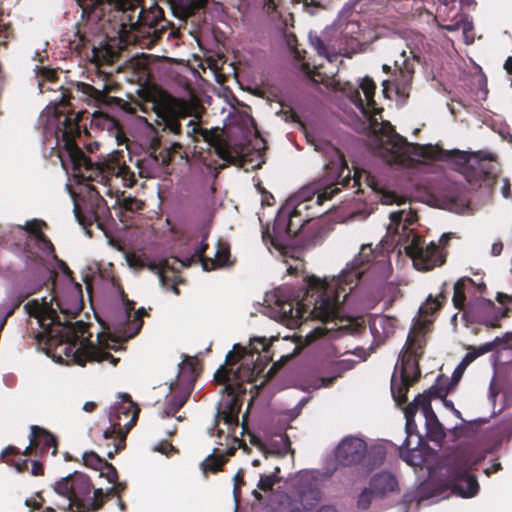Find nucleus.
<instances>
[{
    "label": "nucleus",
    "mask_w": 512,
    "mask_h": 512,
    "mask_svg": "<svg viewBox=\"0 0 512 512\" xmlns=\"http://www.w3.org/2000/svg\"><path fill=\"white\" fill-rule=\"evenodd\" d=\"M364 250L363 247L359 256L331 281L312 275L303 277L298 286L284 284L276 288L274 311L278 320L294 328L309 318L329 322L340 317L342 304L359 284L366 271L365 264L370 261L364 260Z\"/></svg>",
    "instance_id": "obj_1"
},
{
    "label": "nucleus",
    "mask_w": 512,
    "mask_h": 512,
    "mask_svg": "<svg viewBox=\"0 0 512 512\" xmlns=\"http://www.w3.org/2000/svg\"><path fill=\"white\" fill-rule=\"evenodd\" d=\"M314 146L326 162L324 174L318 181L298 192L296 198L299 201L292 210L279 211L273 223L272 234L269 231L263 233V239L268 236L271 245L276 249H285L290 243L295 242L294 218L310 208L309 202L315 199L316 205H322L324 201L332 199L343 189L348 188H356L355 193L358 194L361 192L362 177H365L368 186H372L370 175L365 171L355 169L354 175L351 176L344 154L331 142L319 140Z\"/></svg>",
    "instance_id": "obj_2"
},
{
    "label": "nucleus",
    "mask_w": 512,
    "mask_h": 512,
    "mask_svg": "<svg viewBox=\"0 0 512 512\" xmlns=\"http://www.w3.org/2000/svg\"><path fill=\"white\" fill-rule=\"evenodd\" d=\"M82 9V16L99 24L109 37L106 25L111 26L113 38L126 44L148 39L155 43L170 27L164 11L154 3L149 9L140 7L141 0H76Z\"/></svg>",
    "instance_id": "obj_3"
},
{
    "label": "nucleus",
    "mask_w": 512,
    "mask_h": 512,
    "mask_svg": "<svg viewBox=\"0 0 512 512\" xmlns=\"http://www.w3.org/2000/svg\"><path fill=\"white\" fill-rule=\"evenodd\" d=\"M153 110L160 119L159 124L162 125L163 133L177 137V141L182 142L184 146L182 138L190 139L192 142L202 140L208 144L209 149L214 150L220 159L228 164L236 163L237 156L232 154L228 142L218 128L208 130L200 127L193 120H189L185 135H183L181 120H185L193 112V107L187 100L162 92L154 102ZM186 145H189V142H186Z\"/></svg>",
    "instance_id": "obj_4"
},
{
    "label": "nucleus",
    "mask_w": 512,
    "mask_h": 512,
    "mask_svg": "<svg viewBox=\"0 0 512 512\" xmlns=\"http://www.w3.org/2000/svg\"><path fill=\"white\" fill-rule=\"evenodd\" d=\"M53 490L63 498V503L53 501V505L71 512L98 511L108 498L116 495L110 488L105 493L101 488L94 489L90 478L77 471L57 481Z\"/></svg>",
    "instance_id": "obj_5"
},
{
    "label": "nucleus",
    "mask_w": 512,
    "mask_h": 512,
    "mask_svg": "<svg viewBox=\"0 0 512 512\" xmlns=\"http://www.w3.org/2000/svg\"><path fill=\"white\" fill-rule=\"evenodd\" d=\"M235 353L226 355L225 363L221 365L214 374V381L219 385H223L222 392L227 397L220 403L217 417L228 426H238V415L241 408L239 396L246 394L245 383L255 382V372L253 368L248 367V363H244L242 369L234 370L229 367L231 365Z\"/></svg>",
    "instance_id": "obj_6"
},
{
    "label": "nucleus",
    "mask_w": 512,
    "mask_h": 512,
    "mask_svg": "<svg viewBox=\"0 0 512 512\" xmlns=\"http://www.w3.org/2000/svg\"><path fill=\"white\" fill-rule=\"evenodd\" d=\"M69 100L70 97L63 94L60 101L63 110L59 113L64 115V119L57 128L59 158L64 169L70 167L75 173L90 171L94 164L76 143V138L81 133L79 122L84 112L75 113L67 110L66 108L70 105Z\"/></svg>",
    "instance_id": "obj_7"
},
{
    "label": "nucleus",
    "mask_w": 512,
    "mask_h": 512,
    "mask_svg": "<svg viewBox=\"0 0 512 512\" xmlns=\"http://www.w3.org/2000/svg\"><path fill=\"white\" fill-rule=\"evenodd\" d=\"M121 401L111 406L109 411L110 427L103 432L107 441L106 456L110 459L125 447L126 436L136 425L140 408L127 393L120 394Z\"/></svg>",
    "instance_id": "obj_8"
},
{
    "label": "nucleus",
    "mask_w": 512,
    "mask_h": 512,
    "mask_svg": "<svg viewBox=\"0 0 512 512\" xmlns=\"http://www.w3.org/2000/svg\"><path fill=\"white\" fill-rule=\"evenodd\" d=\"M422 346L415 336L409 334L405 344V351L399 355L391 378V393L398 405L407 402V393L409 388L416 383L421 371L419 367V357L422 353Z\"/></svg>",
    "instance_id": "obj_9"
},
{
    "label": "nucleus",
    "mask_w": 512,
    "mask_h": 512,
    "mask_svg": "<svg viewBox=\"0 0 512 512\" xmlns=\"http://www.w3.org/2000/svg\"><path fill=\"white\" fill-rule=\"evenodd\" d=\"M179 157L180 160L189 162L188 154L184 150V144L180 141H171L169 146H161L158 138H153L149 151L136 162L138 175L142 178H156L163 174L172 173L171 162Z\"/></svg>",
    "instance_id": "obj_10"
},
{
    "label": "nucleus",
    "mask_w": 512,
    "mask_h": 512,
    "mask_svg": "<svg viewBox=\"0 0 512 512\" xmlns=\"http://www.w3.org/2000/svg\"><path fill=\"white\" fill-rule=\"evenodd\" d=\"M496 300L501 307H497L494 302L486 298L476 299L464 310L463 318L467 322L479 323L487 327H500V319L507 317L512 310V295L498 292Z\"/></svg>",
    "instance_id": "obj_11"
},
{
    "label": "nucleus",
    "mask_w": 512,
    "mask_h": 512,
    "mask_svg": "<svg viewBox=\"0 0 512 512\" xmlns=\"http://www.w3.org/2000/svg\"><path fill=\"white\" fill-rule=\"evenodd\" d=\"M472 156L473 154L465 151L451 150L445 151L443 160L452 161L457 166L462 167L465 179L470 184L481 185L484 183L486 186L492 187L498 176V164L492 162L491 159H481L476 164H469Z\"/></svg>",
    "instance_id": "obj_12"
},
{
    "label": "nucleus",
    "mask_w": 512,
    "mask_h": 512,
    "mask_svg": "<svg viewBox=\"0 0 512 512\" xmlns=\"http://www.w3.org/2000/svg\"><path fill=\"white\" fill-rule=\"evenodd\" d=\"M271 344L265 337L253 338L248 347L235 344L230 353H235L233 361L229 367L234 370L242 369L244 363H248V367L253 368L255 372V380L264 371L265 366L271 360L269 356Z\"/></svg>",
    "instance_id": "obj_13"
},
{
    "label": "nucleus",
    "mask_w": 512,
    "mask_h": 512,
    "mask_svg": "<svg viewBox=\"0 0 512 512\" xmlns=\"http://www.w3.org/2000/svg\"><path fill=\"white\" fill-rule=\"evenodd\" d=\"M404 250L419 271L432 270L446 261V255L439 245L433 241L426 244L425 240L416 233H412V240L404 247Z\"/></svg>",
    "instance_id": "obj_14"
},
{
    "label": "nucleus",
    "mask_w": 512,
    "mask_h": 512,
    "mask_svg": "<svg viewBox=\"0 0 512 512\" xmlns=\"http://www.w3.org/2000/svg\"><path fill=\"white\" fill-rule=\"evenodd\" d=\"M392 160L396 164H405L414 155L426 160H443L445 151L432 144L421 145L408 142L406 138L393 132L389 139Z\"/></svg>",
    "instance_id": "obj_15"
},
{
    "label": "nucleus",
    "mask_w": 512,
    "mask_h": 512,
    "mask_svg": "<svg viewBox=\"0 0 512 512\" xmlns=\"http://www.w3.org/2000/svg\"><path fill=\"white\" fill-rule=\"evenodd\" d=\"M56 300L52 296L48 301L46 297L42 298L39 302L37 299L30 300L24 305V309L30 317L36 318L39 325L43 328V332L36 335V339L41 342L44 338L53 339V326L61 325V318L52 307V302Z\"/></svg>",
    "instance_id": "obj_16"
},
{
    "label": "nucleus",
    "mask_w": 512,
    "mask_h": 512,
    "mask_svg": "<svg viewBox=\"0 0 512 512\" xmlns=\"http://www.w3.org/2000/svg\"><path fill=\"white\" fill-rule=\"evenodd\" d=\"M74 213L78 223L87 228L93 223H97L102 228V220L110 216V210L105 199L97 192H91L87 198L83 199V205H74Z\"/></svg>",
    "instance_id": "obj_17"
},
{
    "label": "nucleus",
    "mask_w": 512,
    "mask_h": 512,
    "mask_svg": "<svg viewBox=\"0 0 512 512\" xmlns=\"http://www.w3.org/2000/svg\"><path fill=\"white\" fill-rule=\"evenodd\" d=\"M367 454V444L357 437L344 439L337 447L336 457L345 466L360 464Z\"/></svg>",
    "instance_id": "obj_18"
},
{
    "label": "nucleus",
    "mask_w": 512,
    "mask_h": 512,
    "mask_svg": "<svg viewBox=\"0 0 512 512\" xmlns=\"http://www.w3.org/2000/svg\"><path fill=\"white\" fill-rule=\"evenodd\" d=\"M416 402L420 403V409L425 417L427 437L434 442L443 441L446 437L445 429L432 409L429 397L425 394H418Z\"/></svg>",
    "instance_id": "obj_19"
},
{
    "label": "nucleus",
    "mask_w": 512,
    "mask_h": 512,
    "mask_svg": "<svg viewBox=\"0 0 512 512\" xmlns=\"http://www.w3.org/2000/svg\"><path fill=\"white\" fill-rule=\"evenodd\" d=\"M299 237L295 243L302 247H310L319 244L326 235V229L321 220L316 216H312L306 220L305 224H301Z\"/></svg>",
    "instance_id": "obj_20"
},
{
    "label": "nucleus",
    "mask_w": 512,
    "mask_h": 512,
    "mask_svg": "<svg viewBox=\"0 0 512 512\" xmlns=\"http://www.w3.org/2000/svg\"><path fill=\"white\" fill-rule=\"evenodd\" d=\"M294 488L302 503L318 501L320 498L318 479L311 471H300L295 477Z\"/></svg>",
    "instance_id": "obj_21"
},
{
    "label": "nucleus",
    "mask_w": 512,
    "mask_h": 512,
    "mask_svg": "<svg viewBox=\"0 0 512 512\" xmlns=\"http://www.w3.org/2000/svg\"><path fill=\"white\" fill-rule=\"evenodd\" d=\"M31 445L35 448V456H43L51 450L52 455L57 454V440L55 436L43 427L32 425Z\"/></svg>",
    "instance_id": "obj_22"
},
{
    "label": "nucleus",
    "mask_w": 512,
    "mask_h": 512,
    "mask_svg": "<svg viewBox=\"0 0 512 512\" xmlns=\"http://www.w3.org/2000/svg\"><path fill=\"white\" fill-rule=\"evenodd\" d=\"M127 321L119 330L121 337L125 340L135 337L143 327V316L147 315L145 309L142 307L138 309L133 315L131 312L134 310L135 303L126 298H123Z\"/></svg>",
    "instance_id": "obj_23"
},
{
    "label": "nucleus",
    "mask_w": 512,
    "mask_h": 512,
    "mask_svg": "<svg viewBox=\"0 0 512 512\" xmlns=\"http://www.w3.org/2000/svg\"><path fill=\"white\" fill-rule=\"evenodd\" d=\"M479 484L476 476L468 472L467 464H464L455 474L452 483V491L464 498H470L478 493Z\"/></svg>",
    "instance_id": "obj_24"
},
{
    "label": "nucleus",
    "mask_w": 512,
    "mask_h": 512,
    "mask_svg": "<svg viewBox=\"0 0 512 512\" xmlns=\"http://www.w3.org/2000/svg\"><path fill=\"white\" fill-rule=\"evenodd\" d=\"M198 365L199 362L196 357H187L179 364L177 380L171 384V388L176 389L181 386L192 391L199 375Z\"/></svg>",
    "instance_id": "obj_25"
},
{
    "label": "nucleus",
    "mask_w": 512,
    "mask_h": 512,
    "mask_svg": "<svg viewBox=\"0 0 512 512\" xmlns=\"http://www.w3.org/2000/svg\"><path fill=\"white\" fill-rule=\"evenodd\" d=\"M20 450L12 445L7 446L1 453V459H3L9 465L15 467L18 472H26L30 471L33 476H42L44 475V467L40 461L34 460L30 461L29 459H21V460H12L6 459L9 455H20Z\"/></svg>",
    "instance_id": "obj_26"
},
{
    "label": "nucleus",
    "mask_w": 512,
    "mask_h": 512,
    "mask_svg": "<svg viewBox=\"0 0 512 512\" xmlns=\"http://www.w3.org/2000/svg\"><path fill=\"white\" fill-rule=\"evenodd\" d=\"M486 290L485 283L476 284L473 279L470 277H462L454 284V294L452 297V302L455 308L460 311L466 310L465 307L466 302V293H470L472 291H477L480 294L484 293Z\"/></svg>",
    "instance_id": "obj_27"
},
{
    "label": "nucleus",
    "mask_w": 512,
    "mask_h": 512,
    "mask_svg": "<svg viewBox=\"0 0 512 512\" xmlns=\"http://www.w3.org/2000/svg\"><path fill=\"white\" fill-rule=\"evenodd\" d=\"M396 478L387 472L375 474L371 480L369 489L375 497H383L388 492H393L397 488Z\"/></svg>",
    "instance_id": "obj_28"
},
{
    "label": "nucleus",
    "mask_w": 512,
    "mask_h": 512,
    "mask_svg": "<svg viewBox=\"0 0 512 512\" xmlns=\"http://www.w3.org/2000/svg\"><path fill=\"white\" fill-rule=\"evenodd\" d=\"M172 396L168 400L166 407L162 411V418L173 417L175 416L179 410L186 404L188 401L192 391L183 387H178L176 389H172Z\"/></svg>",
    "instance_id": "obj_29"
},
{
    "label": "nucleus",
    "mask_w": 512,
    "mask_h": 512,
    "mask_svg": "<svg viewBox=\"0 0 512 512\" xmlns=\"http://www.w3.org/2000/svg\"><path fill=\"white\" fill-rule=\"evenodd\" d=\"M58 326L62 329L56 331L55 334L53 333V338H57L60 342L75 343L86 331V325L83 321L75 323L66 321L65 323L61 322V325Z\"/></svg>",
    "instance_id": "obj_30"
},
{
    "label": "nucleus",
    "mask_w": 512,
    "mask_h": 512,
    "mask_svg": "<svg viewBox=\"0 0 512 512\" xmlns=\"http://www.w3.org/2000/svg\"><path fill=\"white\" fill-rule=\"evenodd\" d=\"M74 360L80 366H84L88 360L97 362L109 361L114 366L119 362V359L115 358L110 352L97 348H93L91 351H85L81 348L77 349L74 354Z\"/></svg>",
    "instance_id": "obj_31"
},
{
    "label": "nucleus",
    "mask_w": 512,
    "mask_h": 512,
    "mask_svg": "<svg viewBox=\"0 0 512 512\" xmlns=\"http://www.w3.org/2000/svg\"><path fill=\"white\" fill-rule=\"evenodd\" d=\"M230 246L226 242L219 241L214 258L202 259V267L205 271H212L230 265Z\"/></svg>",
    "instance_id": "obj_32"
},
{
    "label": "nucleus",
    "mask_w": 512,
    "mask_h": 512,
    "mask_svg": "<svg viewBox=\"0 0 512 512\" xmlns=\"http://www.w3.org/2000/svg\"><path fill=\"white\" fill-rule=\"evenodd\" d=\"M411 440H405L399 449L400 458L410 466L421 467L425 463V455L423 449L417 446H411Z\"/></svg>",
    "instance_id": "obj_33"
},
{
    "label": "nucleus",
    "mask_w": 512,
    "mask_h": 512,
    "mask_svg": "<svg viewBox=\"0 0 512 512\" xmlns=\"http://www.w3.org/2000/svg\"><path fill=\"white\" fill-rule=\"evenodd\" d=\"M418 409H420V403L416 402V398H415L411 403H409L406 406V408L404 410L405 418H406L405 430H406V434H407V437L405 440H411L412 436H416L417 437V441H416L417 446H421L422 437L418 433L417 424L415 421V415H416Z\"/></svg>",
    "instance_id": "obj_34"
},
{
    "label": "nucleus",
    "mask_w": 512,
    "mask_h": 512,
    "mask_svg": "<svg viewBox=\"0 0 512 512\" xmlns=\"http://www.w3.org/2000/svg\"><path fill=\"white\" fill-rule=\"evenodd\" d=\"M109 172L117 178H120L125 187H133L136 184V176L134 171L124 162H111L108 165Z\"/></svg>",
    "instance_id": "obj_35"
},
{
    "label": "nucleus",
    "mask_w": 512,
    "mask_h": 512,
    "mask_svg": "<svg viewBox=\"0 0 512 512\" xmlns=\"http://www.w3.org/2000/svg\"><path fill=\"white\" fill-rule=\"evenodd\" d=\"M117 57L118 53L108 44L92 47L91 61L97 66L112 64Z\"/></svg>",
    "instance_id": "obj_36"
},
{
    "label": "nucleus",
    "mask_w": 512,
    "mask_h": 512,
    "mask_svg": "<svg viewBox=\"0 0 512 512\" xmlns=\"http://www.w3.org/2000/svg\"><path fill=\"white\" fill-rule=\"evenodd\" d=\"M173 14L179 19H187L197 13L195 0H169Z\"/></svg>",
    "instance_id": "obj_37"
},
{
    "label": "nucleus",
    "mask_w": 512,
    "mask_h": 512,
    "mask_svg": "<svg viewBox=\"0 0 512 512\" xmlns=\"http://www.w3.org/2000/svg\"><path fill=\"white\" fill-rule=\"evenodd\" d=\"M77 91L81 92L87 100H92L96 104L105 103L108 98V92L105 89L99 90L84 82L77 83Z\"/></svg>",
    "instance_id": "obj_38"
},
{
    "label": "nucleus",
    "mask_w": 512,
    "mask_h": 512,
    "mask_svg": "<svg viewBox=\"0 0 512 512\" xmlns=\"http://www.w3.org/2000/svg\"><path fill=\"white\" fill-rule=\"evenodd\" d=\"M169 265H168V261L167 260H162L160 261L159 263L155 262V261H151L147 258H145L144 260V268H147L148 270L156 273L159 277V280L161 282V284L163 286H167L168 285V278L167 276L164 274V270L166 268H168Z\"/></svg>",
    "instance_id": "obj_39"
},
{
    "label": "nucleus",
    "mask_w": 512,
    "mask_h": 512,
    "mask_svg": "<svg viewBox=\"0 0 512 512\" xmlns=\"http://www.w3.org/2000/svg\"><path fill=\"white\" fill-rule=\"evenodd\" d=\"M401 60H395L394 66L403 78H411L414 73V64L407 57L406 51L401 52Z\"/></svg>",
    "instance_id": "obj_40"
},
{
    "label": "nucleus",
    "mask_w": 512,
    "mask_h": 512,
    "mask_svg": "<svg viewBox=\"0 0 512 512\" xmlns=\"http://www.w3.org/2000/svg\"><path fill=\"white\" fill-rule=\"evenodd\" d=\"M225 463L226 459L223 455L211 454L202 462V468L204 472L209 471L215 473L222 470Z\"/></svg>",
    "instance_id": "obj_41"
},
{
    "label": "nucleus",
    "mask_w": 512,
    "mask_h": 512,
    "mask_svg": "<svg viewBox=\"0 0 512 512\" xmlns=\"http://www.w3.org/2000/svg\"><path fill=\"white\" fill-rule=\"evenodd\" d=\"M120 208L129 212H138L144 208V202L136 197L122 196L117 199Z\"/></svg>",
    "instance_id": "obj_42"
},
{
    "label": "nucleus",
    "mask_w": 512,
    "mask_h": 512,
    "mask_svg": "<svg viewBox=\"0 0 512 512\" xmlns=\"http://www.w3.org/2000/svg\"><path fill=\"white\" fill-rule=\"evenodd\" d=\"M91 123L92 125L100 127L103 130L106 129L108 131L118 128V122L114 118L102 113L93 114Z\"/></svg>",
    "instance_id": "obj_43"
},
{
    "label": "nucleus",
    "mask_w": 512,
    "mask_h": 512,
    "mask_svg": "<svg viewBox=\"0 0 512 512\" xmlns=\"http://www.w3.org/2000/svg\"><path fill=\"white\" fill-rule=\"evenodd\" d=\"M442 382H443L442 376H438L436 383L434 385H432L423 394L427 395L430 400L432 397L441 398V399L446 397L451 388L449 385L442 384Z\"/></svg>",
    "instance_id": "obj_44"
},
{
    "label": "nucleus",
    "mask_w": 512,
    "mask_h": 512,
    "mask_svg": "<svg viewBox=\"0 0 512 512\" xmlns=\"http://www.w3.org/2000/svg\"><path fill=\"white\" fill-rule=\"evenodd\" d=\"M360 87L365 95L367 104L373 106L375 104L374 96L376 90V84L373 79L370 77L363 78Z\"/></svg>",
    "instance_id": "obj_45"
},
{
    "label": "nucleus",
    "mask_w": 512,
    "mask_h": 512,
    "mask_svg": "<svg viewBox=\"0 0 512 512\" xmlns=\"http://www.w3.org/2000/svg\"><path fill=\"white\" fill-rule=\"evenodd\" d=\"M281 480L282 478L277 476L275 473H271L269 475L261 474L257 487L261 491L268 492L271 491L273 486Z\"/></svg>",
    "instance_id": "obj_46"
},
{
    "label": "nucleus",
    "mask_w": 512,
    "mask_h": 512,
    "mask_svg": "<svg viewBox=\"0 0 512 512\" xmlns=\"http://www.w3.org/2000/svg\"><path fill=\"white\" fill-rule=\"evenodd\" d=\"M105 461L106 460L99 457V455L93 451L85 452L83 454L84 465L94 470H99L101 467H103Z\"/></svg>",
    "instance_id": "obj_47"
},
{
    "label": "nucleus",
    "mask_w": 512,
    "mask_h": 512,
    "mask_svg": "<svg viewBox=\"0 0 512 512\" xmlns=\"http://www.w3.org/2000/svg\"><path fill=\"white\" fill-rule=\"evenodd\" d=\"M446 300V297L443 294L433 298L431 295L428 297L426 304L423 308V312L426 314H433L437 310H439L442 306L443 301Z\"/></svg>",
    "instance_id": "obj_48"
},
{
    "label": "nucleus",
    "mask_w": 512,
    "mask_h": 512,
    "mask_svg": "<svg viewBox=\"0 0 512 512\" xmlns=\"http://www.w3.org/2000/svg\"><path fill=\"white\" fill-rule=\"evenodd\" d=\"M35 72L42 81L55 82L58 79L57 71L49 67L36 66Z\"/></svg>",
    "instance_id": "obj_49"
},
{
    "label": "nucleus",
    "mask_w": 512,
    "mask_h": 512,
    "mask_svg": "<svg viewBox=\"0 0 512 512\" xmlns=\"http://www.w3.org/2000/svg\"><path fill=\"white\" fill-rule=\"evenodd\" d=\"M35 240L40 250L48 254H55V247L45 233H37V237L35 238Z\"/></svg>",
    "instance_id": "obj_50"
},
{
    "label": "nucleus",
    "mask_w": 512,
    "mask_h": 512,
    "mask_svg": "<svg viewBox=\"0 0 512 512\" xmlns=\"http://www.w3.org/2000/svg\"><path fill=\"white\" fill-rule=\"evenodd\" d=\"M208 246V243L205 241V239H203L200 246L195 249L194 254L191 257L186 258L185 261H181L183 266H189L194 260L200 261L202 263V259L207 258L204 254L208 249Z\"/></svg>",
    "instance_id": "obj_51"
},
{
    "label": "nucleus",
    "mask_w": 512,
    "mask_h": 512,
    "mask_svg": "<svg viewBox=\"0 0 512 512\" xmlns=\"http://www.w3.org/2000/svg\"><path fill=\"white\" fill-rule=\"evenodd\" d=\"M100 476L105 477L109 483H116L118 480V472L113 464L105 461L103 467H101Z\"/></svg>",
    "instance_id": "obj_52"
},
{
    "label": "nucleus",
    "mask_w": 512,
    "mask_h": 512,
    "mask_svg": "<svg viewBox=\"0 0 512 512\" xmlns=\"http://www.w3.org/2000/svg\"><path fill=\"white\" fill-rule=\"evenodd\" d=\"M496 348V343L494 341L487 342L485 344L480 345L479 347H468L472 353L475 354L476 358L486 353L493 351Z\"/></svg>",
    "instance_id": "obj_53"
},
{
    "label": "nucleus",
    "mask_w": 512,
    "mask_h": 512,
    "mask_svg": "<svg viewBox=\"0 0 512 512\" xmlns=\"http://www.w3.org/2000/svg\"><path fill=\"white\" fill-rule=\"evenodd\" d=\"M42 226H46V223L39 220H32L26 223L25 229L29 234L33 235L34 238H36L37 233L42 232Z\"/></svg>",
    "instance_id": "obj_54"
},
{
    "label": "nucleus",
    "mask_w": 512,
    "mask_h": 512,
    "mask_svg": "<svg viewBox=\"0 0 512 512\" xmlns=\"http://www.w3.org/2000/svg\"><path fill=\"white\" fill-rule=\"evenodd\" d=\"M375 497L373 493L370 492V489L366 488L362 493L359 495L358 498V506L362 509L368 508V506L371 503L372 498Z\"/></svg>",
    "instance_id": "obj_55"
},
{
    "label": "nucleus",
    "mask_w": 512,
    "mask_h": 512,
    "mask_svg": "<svg viewBox=\"0 0 512 512\" xmlns=\"http://www.w3.org/2000/svg\"><path fill=\"white\" fill-rule=\"evenodd\" d=\"M44 503H45V499L41 495V493H37L36 497L27 499L25 501V505L32 510H38V509L42 508Z\"/></svg>",
    "instance_id": "obj_56"
},
{
    "label": "nucleus",
    "mask_w": 512,
    "mask_h": 512,
    "mask_svg": "<svg viewBox=\"0 0 512 512\" xmlns=\"http://www.w3.org/2000/svg\"><path fill=\"white\" fill-rule=\"evenodd\" d=\"M494 342L496 347L503 346V348L512 349V332H507L502 337H496Z\"/></svg>",
    "instance_id": "obj_57"
},
{
    "label": "nucleus",
    "mask_w": 512,
    "mask_h": 512,
    "mask_svg": "<svg viewBox=\"0 0 512 512\" xmlns=\"http://www.w3.org/2000/svg\"><path fill=\"white\" fill-rule=\"evenodd\" d=\"M144 260L145 258L138 256L136 254H131L127 256V262L131 267L143 269L144 268Z\"/></svg>",
    "instance_id": "obj_58"
},
{
    "label": "nucleus",
    "mask_w": 512,
    "mask_h": 512,
    "mask_svg": "<svg viewBox=\"0 0 512 512\" xmlns=\"http://www.w3.org/2000/svg\"><path fill=\"white\" fill-rule=\"evenodd\" d=\"M245 484V481H244V474L243 472L240 470L236 473V475L234 476V489H233V493H234V496L237 497L239 494H240V488L242 485Z\"/></svg>",
    "instance_id": "obj_59"
},
{
    "label": "nucleus",
    "mask_w": 512,
    "mask_h": 512,
    "mask_svg": "<svg viewBox=\"0 0 512 512\" xmlns=\"http://www.w3.org/2000/svg\"><path fill=\"white\" fill-rule=\"evenodd\" d=\"M382 202L387 205H391L394 203H397V204L401 203L399 201V196L396 193L390 192V191L383 193Z\"/></svg>",
    "instance_id": "obj_60"
},
{
    "label": "nucleus",
    "mask_w": 512,
    "mask_h": 512,
    "mask_svg": "<svg viewBox=\"0 0 512 512\" xmlns=\"http://www.w3.org/2000/svg\"><path fill=\"white\" fill-rule=\"evenodd\" d=\"M198 159H199V160L202 162V164H203L204 166H206L208 169H214V170H216V174L218 173V170L224 169V168L227 166V164H221V165H219V167H218V168H216V167L214 166V163H215V162H208L207 158H206V157H205L201 152H199Z\"/></svg>",
    "instance_id": "obj_61"
},
{
    "label": "nucleus",
    "mask_w": 512,
    "mask_h": 512,
    "mask_svg": "<svg viewBox=\"0 0 512 512\" xmlns=\"http://www.w3.org/2000/svg\"><path fill=\"white\" fill-rule=\"evenodd\" d=\"M311 217H312V216H310L309 214H307V215L305 216V218H304V217H302V213H301L298 217L294 218V227H293V228H294V230H296V231H295V240H296V239L299 237V235H300V230H298L299 226H300L301 224H305V223H306V220H307L308 218H311Z\"/></svg>",
    "instance_id": "obj_62"
},
{
    "label": "nucleus",
    "mask_w": 512,
    "mask_h": 512,
    "mask_svg": "<svg viewBox=\"0 0 512 512\" xmlns=\"http://www.w3.org/2000/svg\"><path fill=\"white\" fill-rule=\"evenodd\" d=\"M464 371H465V369H462L461 364L459 363V365L455 368V370L453 372L451 381L448 383L450 388H452V386L454 384H456L461 379Z\"/></svg>",
    "instance_id": "obj_63"
},
{
    "label": "nucleus",
    "mask_w": 512,
    "mask_h": 512,
    "mask_svg": "<svg viewBox=\"0 0 512 512\" xmlns=\"http://www.w3.org/2000/svg\"><path fill=\"white\" fill-rule=\"evenodd\" d=\"M475 359H477L475 354L469 350L460 362L461 368L466 369Z\"/></svg>",
    "instance_id": "obj_64"
}]
</instances>
